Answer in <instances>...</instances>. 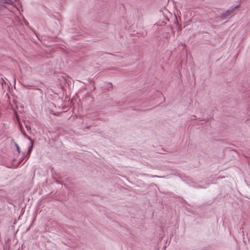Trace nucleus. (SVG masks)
I'll return each instance as SVG.
<instances>
[{
  "label": "nucleus",
  "mask_w": 250,
  "mask_h": 250,
  "mask_svg": "<svg viewBox=\"0 0 250 250\" xmlns=\"http://www.w3.org/2000/svg\"><path fill=\"white\" fill-rule=\"evenodd\" d=\"M240 6L237 5L230 9L228 10L225 13L222 14L221 16V17L222 19H229L233 16L234 15V11L236 8H239Z\"/></svg>",
  "instance_id": "nucleus-1"
},
{
  "label": "nucleus",
  "mask_w": 250,
  "mask_h": 250,
  "mask_svg": "<svg viewBox=\"0 0 250 250\" xmlns=\"http://www.w3.org/2000/svg\"><path fill=\"white\" fill-rule=\"evenodd\" d=\"M17 0H0V9L7 8V5H13Z\"/></svg>",
  "instance_id": "nucleus-2"
},
{
  "label": "nucleus",
  "mask_w": 250,
  "mask_h": 250,
  "mask_svg": "<svg viewBox=\"0 0 250 250\" xmlns=\"http://www.w3.org/2000/svg\"><path fill=\"white\" fill-rule=\"evenodd\" d=\"M21 131L23 134V135L26 137L28 139H29L30 141H31V145L28 148V153H27V155H30L31 151H32V148H33V142H34V141L33 140H32V139L30 138V136H28L24 131H23L22 130H21Z\"/></svg>",
  "instance_id": "nucleus-3"
},
{
  "label": "nucleus",
  "mask_w": 250,
  "mask_h": 250,
  "mask_svg": "<svg viewBox=\"0 0 250 250\" xmlns=\"http://www.w3.org/2000/svg\"><path fill=\"white\" fill-rule=\"evenodd\" d=\"M15 146L16 147L18 153H20V148L19 145L17 143H15Z\"/></svg>",
  "instance_id": "nucleus-4"
},
{
  "label": "nucleus",
  "mask_w": 250,
  "mask_h": 250,
  "mask_svg": "<svg viewBox=\"0 0 250 250\" xmlns=\"http://www.w3.org/2000/svg\"><path fill=\"white\" fill-rule=\"evenodd\" d=\"M25 127L28 131L31 132V128L29 125H25Z\"/></svg>",
  "instance_id": "nucleus-5"
}]
</instances>
